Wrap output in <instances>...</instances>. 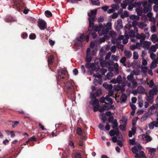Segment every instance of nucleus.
Masks as SVG:
<instances>
[{
  "mask_svg": "<svg viewBox=\"0 0 158 158\" xmlns=\"http://www.w3.org/2000/svg\"><path fill=\"white\" fill-rule=\"evenodd\" d=\"M56 79L57 83L64 88L67 94H71L75 93L73 81L69 80L68 74L67 70L62 69L57 70Z\"/></svg>",
  "mask_w": 158,
  "mask_h": 158,
  "instance_id": "obj_1",
  "label": "nucleus"
},
{
  "mask_svg": "<svg viewBox=\"0 0 158 158\" xmlns=\"http://www.w3.org/2000/svg\"><path fill=\"white\" fill-rule=\"evenodd\" d=\"M97 9H95L93 10H91L90 12H88L87 13L89 17L88 20L90 26H93V22H95L96 20V15L97 14Z\"/></svg>",
  "mask_w": 158,
  "mask_h": 158,
  "instance_id": "obj_2",
  "label": "nucleus"
},
{
  "mask_svg": "<svg viewBox=\"0 0 158 158\" xmlns=\"http://www.w3.org/2000/svg\"><path fill=\"white\" fill-rule=\"evenodd\" d=\"M100 31H98V33L100 35H103L107 34L109 30L111 28V24L110 23H107L106 25L103 27L102 24Z\"/></svg>",
  "mask_w": 158,
  "mask_h": 158,
  "instance_id": "obj_3",
  "label": "nucleus"
},
{
  "mask_svg": "<svg viewBox=\"0 0 158 158\" xmlns=\"http://www.w3.org/2000/svg\"><path fill=\"white\" fill-rule=\"evenodd\" d=\"M13 2V7L19 11L23 9L25 6L22 0H14Z\"/></svg>",
  "mask_w": 158,
  "mask_h": 158,
  "instance_id": "obj_4",
  "label": "nucleus"
},
{
  "mask_svg": "<svg viewBox=\"0 0 158 158\" xmlns=\"http://www.w3.org/2000/svg\"><path fill=\"white\" fill-rule=\"evenodd\" d=\"M143 12L144 14L147 13L148 11L150 12L152 10V6L150 4H148L147 1H144L143 2Z\"/></svg>",
  "mask_w": 158,
  "mask_h": 158,
  "instance_id": "obj_5",
  "label": "nucleus"
},
{
  "mask_svg": "<svg viewBox=\"0 0 158 158\" xmlns=\"http://www.w3.org/2000/svg\"><path fill=\"white\" fill-rule=\"evenodd\" d=\"M101 23L99 25V26H97L94 25V22H93V26H90V23H89L88 31H89V33L90 31H91L92 30H94L96 31H100L101 26Z\"/></svg>",
  "mask_w": 158,
  "mask_h": 158,
  "instance_id": "obj_6",
  "label": "nucleus"
},
{
  "mask_svg": "<svg viewBox=\"0 0 158 158\" xmlns=\"http://www.w3.org/2000/svg\"><path fill=\"white\" fill-rule=\"evenodd\" d=\"M38 26L41 30H44L47 27V24L44 20H40L38 22Z\"/></svg>",
  "mask_w": 158,
  "mask_h": 158,
  "instance_id": "obj_7",
  "label": "nucleus"
},
{
  "mask_svg": "<svg viewBox=\"0 0 158 158\" xmlns=\"http://www.w3.org/2000/svg\"><path fill=\"white\" fill-rule=\"evenodd\" d=\"M127 119H125L124 117H123L122 120H121L123 121V125L121 124L119 126V128L122 131H125L126 130V127L127 125Z\"/></svg>",
  "mask_w": 158,
  "mask_h": 158,
  "instance_id": "obj_8",
  "label": "nucleus"
},
{
  "mask_svg": "<svg viewBox=\"0 0 158 158\" xmlns=\"http://www.w3.org/2000/svg\"><path fill=\"white\" fill-rule=\"evenodd\" d=\"M110 136L112 137L116 135V136H118L120 135V133L118 128H116L115 130H111L109 132Z\"/></svg>",
  "mask_w": 158,
  "mask_h": 158,
  "instance_id": "obj_9",
  "label": "nucleus"
},
{
  "mask_svg": "<svg viewBox=\"0 0 158 158\" xmlns=\"http://www.w3.org/2000/svg\"><path fill=\"white\" fill-rule=\"evenodd\" d=\"M140 42L145 49L147 50L149 49L150 45V42L147 41H143L142 40H140Z\"/></svg>",
  "mask_w": 158,
  "mask_h": 158,
  "instance_id": "obj_10",
  "label": "nucleus"
},
{
  "mask_svg": "<svg viewBox=\"0 0 158 158\" xmlns=\"http://www.w3.org/2000/svg\"><path fill=\"white\" fill-rule=\"evenodd\" d=\"M158 90L156 88H153L150 90L149 92V96L150 97H152L154 95H156L157 94Z\"/></svg>",
  "mask_w": 158,
  "mask_h": 158,
  "instance_id": "obj_11",
  "label": "nucleus"
},
{
  "mask_svg": "<svg viewBox=\"0 0 158 158\" xmlns=\"http://www.w3.org/2000/svg\"><path fill=\"white\" fill-rule=\"evenodd\" d=\"M142 138L144 140L146 141L147 143L150 142L152 140V138L150 136L144 134H143Z\"/></svg>",
  "mask_w": 158,
  "mask_h": 158,
  "instance_id": "obj_12",
  "label": "nucleus"
},
{
  "mask_svg": "<svg viewBox=\"0 0 158 158\" xmlns=\"http://www.w3.org/2000/svg\"><path fill=\"white\" fill-rule=\"evenodd\" d=\"M136 11L137 12L138 15L141 16L143 13L142 7L140 6L137 7L136 9Z\"/></svg>",
  "mask_w": 158,
  "mask_h": 158,
  "instance_id": "obj_13",
  "label": "nucleus"
},
{
  "mask_svg": "<svg viewBox=\"0 0 158 158\" xmlns=\"http://www.w3.org/2000/svg\"><path fill=\"white\" fill-rule=\"evenodd\" d=\"M5 21L6 22H12L16 21L17 20L16 19H13L11 17L8 16L6 17L5 19Z\"/></svg>",
  "mask_w": 158,
  "mask_h": 158,
  "instance_id": "obj_14",
  "label": "nucleus"
},
{
  "mask_svg": "<svg viewBox=\"0 0 158 158\" xmlns=\"http://www.w3.org/2000/svg\"><path fill=\"white\" fill-rule=\"evenodd\" d=\"M137 90L139 94H144L145 91L144 88L142 86L138 87L137 88Z\"/></svg>",
  "mask_w": 158,
  "mask_h": 158,
  "instance_id": "obj_15",
  "label": "nucleus"
},
{
  "mask_svg": "<svg viewBox=\"0 0 158 158\" xmlns=\"http://www.w3.org/2000/svg\"><path fill=\"white\" fill-rule=\"evenodd\" d=\"M127 98V97L126 94L124 93L122 94L120 98L121 100V102H125Z\"/></svg>",
  "mask_w": 158,
  "mask_h": 158,
  "instance_id": "obj_16",
  "label": "nucleus"
},
{
  "mask_svg": "<svg viewBox=\"0 0 158 158\" xmlns=\"http://www.w3.org/2000/svg\"><path fill=\"white\" fill-rule=\"evenodd\" d=\"M54 61V57L52 55H51L48 58V64H52Z\"/></svg>",
  "mask_w": 158,
  "mask_h": 158,
  "instance_id": "obj_17",
  "label": "nucleus"
},
{
  "mask_svg": "<svg viewBox=\"0 0 158 158\" xmlns=\"http://www.w3.org/2000/svg\"><path fill=\"white\" fill-rule=\"evenodd\" d=\"M124 53V55L128 58H130L132 56V53L130 51L125 50Z\"/></svg>",
  "mask_w": 158,
  "mask_h": 158,
  "instance_id": "obj_18",
  "label": "nucleus"
},
{
  "mask_svg": "<svg viewBox=\"0 0 158 158\" xmlns=\"http://www.w3.org/2000/svg\"><path fill=\"white\" fill-rule=\"evenodd\" d=\"M147 24L142 22H140L138 25V27L139 28L142 29H143L145 27H147Z\"/></svg>",
  "mask_w": 158,
  "mask_h": 158,
  "instance_id": "obj_19",
  "label": "nucleus"
},
{
  "mask_svg": "<svg viewBox=\"0 0 158 158\" xmlns=\"http://www.w3.org/2000/svg\"><path fill=\"white\" fill-rule=\"evenodd\" d=\"M158 38V37L156 35L153 34L152 35L151 38V40L153 42L155 43L156 42V41H157Z\"/></svg>",
  "mask_w": 158,
  "mask_h": 158,
  "instance_id": "obj_20",
  "label": "nucleus"
},
{
  "mask_svg": "<svg viewBox=\"0 0 158 158\" xmlns=\"http://www.w3.org/2000/svg\"><path fill=\"white\" fill-rule=\"evenodd\" d=\"M85 36L82 34H81L79 37H78L77 38V40H81L83 41L85 40Z\"/></svg>",
  "mask_w": 158,
  "mask_h": 158,
  "instance_id": "obj_21",
  "label": "nucleus"
},
{
  "mask_svg": "<svg viewBox=\"0 0 158 158\" xmlns=\"http://www.w3.org/2000/svg\"><path fill=\"white\" fill-rule=\"evenodd\" d=\"M37 140L36 138L35 137V136H33L32 137L29 138L28 140L27 141V143H29V144L31 145L30 142L32 141H36Z\"/></svg>",
  "mask_w": 158,
  "mask_h": 158,
  "instance_id": "obj_22",
  "label": "nucleus"
},
{
  "mask_svg": "<svg viewBox=\"0 0 158 158\" xmlns=\"http://www.w3.org/2000/svg\"><path fill=\"white\" fill-rule=\"evenodd\" d=\"M92 4L95 5L99 6L100 5V2L99 0H91Z\"/></svg>",
  "mask_w": 158,
  "mask_h": 158,
  "instance_id": "obj_23",
  "label": "nucleus"
},
{
  "mask_svg": "<svg viewBox=\"0 0 158 158\" xmlns=\"http://www.w3.org/2000/svg\"><path fill=\"white\" fill-rule=\"evenodd\" d=\"M45 14L46 16L48 18L51 17L52 16V13L48 10H47L45 11Z\"/></svg>",
  "mask_w": 158,
  "mask_h": 158,
  "instance_id": "obj_24",
  "label": "nucleus"
},
{
  "mask_svg": "<svg viewBox=\"0 0 158 158\" xmlns=\"http://www.w3.org/2000/svg\"><path fill=\"white\" fill-rule=\"evenodd\" d=\"M127 79L131 82H132L134 81V78L132 74H130L127 77Z\"/></svg>",
  "mask_w": 158,
  "mask_h": 158,
  "instance_id": "obj_25",
  "label": "nucleus"
},
{
  "mask_svg": "<svg viewBox=\"0 0 158 158\" xmlns=\"http://www.w3.org/2000/svg\"><path fill=\"white\" fill-rule=\"evenodd\" d=\"M94 65V63H90L89 62L86 63L85 66L88 69L92 68Z\"/></svg>",
  "mask_w": 158,
  "mask_h": 158,
  "instance_id": "obj_26",
  "label": "nucleus"
},
{
  "mask_svg": "<svg viewBox=\"0 0 158 158\" xmlns=\"http://www.w3.org/2000/svg\"><path fill=\"white\" fill-rule=\"evenodd\" d=\"M92 58L91 56L87 54V55L86 57V61L87 62H89L92 60Z\"/></svg>",
  "mask_w": 158,
  "mask_h": 158,
  "instance_id": "obj_27",
  "label": "nucleus"
},
{
  "mask_svg": "<svg viewBox=\"0 0 158 158\" xmlns=\"http://www.w3.org/2000/svg\"><path fill=\"white\" fill-rule=\"evenodd\" d=\"M105 99L107 101L109 102L111 104H112L113 103V102L112 98H110L108 95H107L105 97Z\"/></svg>",
  "mask_w": 158,
  "mask_h": 158,
  "instance_id": "obj_28",
  "label": "nucleus"
},
{
  "mask_svg": "<svg viewBox=\"0 0 158 158\" xmlns=\"http://www.w3.org/2000/svg\"><path fill=\"white\" fill-rule=\"evenodd\" d=\"M156 64H158V57H157L156 58L155 60L153 61L152 62V63H151V65H152L153 64H155V65L154 68H156L157 66Z\"/></svg>",
  "mask_w": 158,
  "mask_h": 158,
  "instance_id": "obj_29",
  "label": "nucleus"
},
{
  "mask_svg": "<svg viewBox=\"0 0 158 158\" xmlns=\"http://www.w3.org/2000/svg\"><path fill=\"white\" fill-rule=\"evenodd\" d=\"M116 80L118 84L120 83L122 81V78L121 75H118L116 78Z\"/></svg>",
  "mask_w": 158,
  "mask_h": 158,
  "instance_id": "obj_30",
  "label": "nucleus"
},
{
  "mask_svg": "<svg viewBox=\"0 0 158 158\" xmlns=\"http://www.w3.org/2000/svg\"><path fill=\"white\" fill-rule=\"evenodd\" d=\"M132 151L133 153L135 155L138 154V150L137 149V147H134L132 148Z\"/></svg>",
  "mask_w": 158,
  "mask_h": 158,
  "instance_id": "obj_31",
  "label": "nucleus"
},
{
  "mask_svg": "<svg viewBox=\"0 0 158 158\" xmlns=\"http://www.w3.org/2000/svg\"><path fill=\"white\" fill-rule=\"evenodd\" d=\"M102 94V90L101 89H98L95 92L96 96H98Z\"/></svg>",
  "mask_w": 158,
  "mask_h": 158,
  "instance_id": "obj_32",
  "label": "nucleus"
},
{
  "mask_svg": "<svg viewBox=\"0 0 158 158\" xmlns=\"http://www.w3.org/2000/svg\"><path fill=\"white\" fill-rule=\"evenodd\" d=\"M111 7L114 10H117L119 9V6L118 4H113L111 5Z\"/></svg>",
  "mask_w": 158,
  "mask_h": 158,
  "instance_id": "obj_33",
  "label": "nucleus"
},
{
  "mask_svg": "<svg viewBox=\"0 0 158 158\" xmlns=\"http://www.w3.org/2000/svg\"><path fill=\"white\" fill-rule=\"evenodd\" d=\"M36 35L34 33H31L29 36V38L31 40H34L36 38Z\"/></svg>",
  "mask_w": 158,
  "mask_h": 158,
  "instance_id": "obj_34",
  "label": "nucleus"
},
{
  "mask_svg": "<svg viewBox=\"0 0 158 158\" xmlns=\"http://www.w3.org/2000/svg\"><path fill=\"white\" fill-rule=\"evenodd\" d=\"M99 101L98 99H94V101L92 103V105H99Z\"/></svg>",
  "mask_w": 158,
  "mask_h": 158,
  "instance_id": "obj_35",
  "label": "nucleus"
},
{
  "mask_svg": "<svg viewBox=\"0 0 158 158\" xmlns=\"http://www.w3.org/2000/svg\"><path fill=\"white\" fill-rule=\"evenodd\" d=\"M105 104H104L103 106L104 108H105L106 110H108L110 109V106L108 103L105 102Z\"/></svg>",
  "mask_w": 158,
  "mask_h": 158,
  "instance_id": "obj_36",
  "label": "nucleus"
},
{
  "mask_svg": "<svg viewBox=\"0 0 158 158\" xmlns=\"http://www.w3.org/2000/svg\"><path fill=\"white\" fill-rule=\"evenodd\" d=\"M156 48L155 46H154V45H153L150 48V49H149V51H152V52H156Z\"/></svg>",
  "mask_w": 158,
  "mask_h": 158,
  "instance_id": "obj_37",
  "label": "nucleus"
},
{
  "mask_svg": "<svg viewBox=\"0 0 158 158\" xmlns=\"http://www.w3.org/2000/svg\"><path fill=\"white\" fill-rule=\"evenodd\" d=\"M155 122L153 121L152 122L150 123L149 124V127L150 129H153L154 128V127L155 126L154 123H155Z\"/></svg>",
  "mask_w": 158,
  "mask_h": 158,
  "instance_id": "obj_38",
  "label": "nucleus"
},
{
  "mask_svg": "<svg viewBox=\"0 0 158 158\" xmlns=\"http://www.w3.org/2000/svg\"><path fill=\"white\" fill-rule=\"evenodd\" d=\"M135 139L133 138L132 139H130L129 140V143L130 145H134L135 144Z\"/></svg>",
  "mask_w": 158,
  "mask_h": 158,
  "instance_id": "obj_39",
  "label": "nucleus"
},
{
  "mask_svg": "<svg viewBox=\"0 0 158 158\" xmlns=\"http://www.w3.org/2000/svg\"><path fill=\"white\" fill-rule=\"evenodd\" d=\"M77 133L79 135H82V131L81 129L79 127H77Z\"/></svg>",
  "mask_w": 158,
  "mask_h": 158,
  "instance_id": "obj_40",
  "label": "nucleus"
},
{
  "mask_svg": "<svg viewBox=\"0 0 158 158\" xmlns=\"http://www.w3.org/2000/svg\"><path fill=\"white\" fill-rule=\"evenodd\" d=\"M139 57L138 54L137 52H134L133 53V58L135 60L137 59Z\"/></svg>",
  "mask_w": 158,
  "mask_h": 158,
  "instance_id": "obj_41",
  "label": "nucleus"
},
{
  "mask_svg": "<svg viewBox=\"0 0 158 158\" xmlns=\"http://www.w3.org/2000/svg\"><path fill=\"white\" fill-rule=\"evenodd\" d=\"M12 122L13 123V124L12 125V127L13 128L16 127L19 123V122L18 121H14Z\"/></svg>",
  "mask_w": 158,
  "mask_h": 158,
  "instance_id": "obj_42",
  "label": "nucleus"
},
{
  "mask_svg": "<svg viewBox=\"0 0 158 158\" xmlns=\"http://www.w3.org/2000/svg\"><path fill=\"white\" fill-rule=\"evenodd\" d=\"M152 97H150V96H148L147 100L150 103L152 104L153 102V100L152 98H151Z\"/></svg>",
  "mask_w": 158,
  "mask_h": 158,
  "instance_id": "obj_43",
  "label": "nucleus"
},
{
  "mask_svg": "<svg viewBox=\"0 0 158 158\" xmlns=\"http://www.w3.org/2000/svg\"><path fill=\"white\" fill-rule=\"evenodd\" d=\"M111 53L110 52H108L105 57V60H109L111 56Z\"/></svg>",
  "mask_w": 158,
  "mask_h": 158,
  "instance_id": "obj_44",
  "label": "nucleus"
},
{
  "mask_svg": "<svg viewBox=\"0 0 158 158\" xmlns=\"http://www.w3.org/2000/svg\"><path fill=\"white\" fill-rule=\"evenodd\" d=\"M113 73H108L106 74V77L108 79H111Z\"/></svg>",
  "mask_w": 158,
  "mask_h": 158,
  "instance_id": "obj_45",
  "label": "nucleus"
},
{
  "mask_svg": "<svg viewBox=\"0 0 158 158\" xmlns=\"http://www.w3.org/2000/svg\"><path fill=\"white\" fill-rule=\"evenodd\" d=\"M140 22H137L136 20H134L132 22V25L133 27H135L137 25L138 26Z\"/></svg>",
  "mask_w": 158,
  "mask_h": 158,
  "instance_id": "obj_46",
  "label": "nucleus"
},
{
  "mask_svg": "<svg viewBox=\"0 0 158 158\" xmlns=\"http://www.w3.org/2000/svg\"><path fill=\"white\" fill-rule=\"evenodd\" d=\"M118 16V14L117 13H114L111 16V18L115 19Z\"/></svg>",
  "mask_w": 158,
  "mask_h": 158,
  "instance_id": "obj_47",
  "label": "nucleus"
},
{
  "mask_svg": "<svg viewBox=\"0 0 158 158\" xmlns=\"http://www.w3.org/2000/svg\"><path fill=\"white\" fill-rule=\"evenodd\" d=\"M147 67H143L141 68L142 72L144 73H147Z\"/></svg>",
  "mask_w": 158,
  "mask_h": 158,
  "instance_id": "obj_48",
  "label": "nucleus"
},
{
  "mask_svg": "<svg viewBox=\"0 0 158 158\" xmlns=\"http://www.w3.org/2000/svg\"><path fill=\"white\" fill-rule=\"evenodd\" d=\"M134 7H136L138 6H139L141 5V3L140 2H135L133 3Z\"/></svg>",
  "mask_w": 158,
  "mask_h": 158,
  "instance_id": "obj_49",
  "label": "nucleus"
},
{
  "mask_svg": "<svg viewBox=\"0 0 158 158\" xmlns=\"http://www.w3.org/2000/svg\"><path fill=\"white\" fill-rule=\"evenodd\" d=\"M81 72L83 73L84 74L86 72L85 67L84 65H81Z\"/></svg>",
  "mask_w": 158,
  "mask_h": 158,
  "instance_id": "obj_50",
  "label": "nucleus"
},
{
  "mask_svg": "<svg viewBox=\"0 0 158 158\" xmlns=\"http://www.w3.org/2000/svg\"><path fill=\"white\" fill-rule=\"evenodd\" d=\"M96 96L95 95V94L93 93H91L90 94V97L91 99H96Z\"/></svg>",
  "mask_w": 158,
  "mask_h": 158,
  "instance_id": "obj_51",
  "label": "nucleus"
},
{
  "mask_svg": "<svg viewBox=\"0 0 158 158\" xmlns=\"http://www.w3.org/2000/svg\"><path fill=\"white\" fill-rule=\"evenodd\" d=\"M153 9L154 11L156 12L158 11V4L154 6Z\"/></svg>",
  "mask_w": 158,
  "mask_h": 158,
  "instance_id": "obj_52",
  "label": "nucleus"
},
{
  "mask_svg": "<svg viewBox=\"0 0 158 158\" xmlns=\"http://www.w3.org/2000/svg\"><path fill=\"white\" fill-rule=\"evenodd\" d=\"M129 35L131 38H133L135 36V33L133 31L129 33Z\"/></svg>",
  "mask_w": 158,
  "mask_h": 158,
  "instance_id": "obj_53",
  "label": "nucleus"
},
{
  "mask_svg": "<svg viewBox=\"0 0 158 158\" xmlns=\"http://www.w3.org/2000/svg\"><path fill=\"white\" fill-rule=\"evenodd\" d=\"M122 20L121 19H119L117 20V23L118 25H119V26L121 27V28H122L123 27V26H122Z\"/></svg>",
  "mask_w": 158,
  "mask_h": 158,
  "instance_id": "obj_54",
  "label": "nucleus"
},
{
  "mask_svg": "<svg viewBox=\"0 0 158 158\" xmlns=\"http://www.w3.org/2000/svg\"><path fill=\"white\" fill-rule=\"evenodd\" d=\"M156 27L155 25L152 26L151 27V31L152 32L154 33L156 31Z\"/></svg>",
  "mask_w": 158,
  "mask_h": 158,
  "instance_id": "obj_55",
  "label": "nucleus"
},
{
  "mask_svg": "<svg viewBox=\"0 0 158 158\" xmlns=\"http://www.w3.org/2000/svg\"><path fill=\"white\" fill-rule=\"evenodd\" d=\"M102 117V119L103 120V123H105L106 120V116L102 114L101 115Z\"/></svg>",
  "mask_w": 158,
  "mask_h": 158,
  "instance_id": "obj_56",
  "label": "nucleus"
},
{
  "mask_svg": "<svg viewBox=\"0 0 158 158\" xmlns=\"http://www.w3.org/2000/svg\"><path fill=\"white\" fill-rule=\"evenodd\" d=\"M138 118V117L136 118H133L132 122V124L133 125H135V123L137 120Z\"/></svg>",
  "mask_w": 158,
  "mask_h": 158,
  "instance_id": "obj_57",
  "label": "nucleus"
},
{
  "mask_svg": "<svg viewBox=\"0 0 158 158\" xmlns=\"http://www.w3.org/2000/svg\"><path fill=\"white\" fill-rule=\"evenodd\" d=\"M114 117L113 116H111L110 117H109L108 118V120L109 123H112V122H113V121L114 120Z\"/></svg>",
  "mask_w": 158,
  "mask_h": 158,
  "instance_id": "obj_58",
  "label": "nucleus"
},
{
  "mask_svg": "<svg viewBox=\"0 0 158 158\" xmlns=\"http://www.w3.org/2000/svg\"><path fill=\"white\" fill-rule=\"evenodd\" d=\"M99 128L102 130H104V125L102 123H100L98 126Z\"/></svg>",
  "mask_w": 158,
  "mask_h": 158,
  "instance_id": "obj_59",
  "label": "nucleus"
},
{
  "mask_svg": "<svg viewBox=\"0 0 158 158\" xmlns=\"http://www.w3.org/2000/svg\"><path fill=\"white\" fill-rule=\"evenodd\" d=\"M75 158H81V155L79 153H76L75 154Z\"/></svg>",
  "mask_w": 158,
  "mask_h": 158,
  "instance_id": "obj_60",
  "label": "nucleus"
},
{
  "mask_svg": "<svg viewBox=\"0 0 158 158\" xmlns=\"http://www.w3.org/2000/svg\"><path fill=\"white\" fill-rule=\"evenodd\" d=\"M156 57V55L154 53H152L150 54V57L152 60H154Z\"/></svg>",
  "mask_w": 158,
  "mask_h": 158,
  "instance_id": "obj_61",
  "label": "nucleus"
},
{
  "mask_svg": "<svg viewBox=\"0 0 158 158\" xmlns=\"http://www.w3.org/2000/svg\"><path fill=\"white\" fill-rule=\"evenodd\" d=\"M109 7L108 6H102L101 8V9L103 10L104 11L106 12L107 11Z\"/></svg>",
  "mask_w": 158,
  "mask_h": 158,
  "instance_id": "obj_62",
  "label": "nucleus"
},
{
  "mask_svg": "<svg viewBox=\"0 0 158 158\" xmlns=\"http://www.w3.org/2000/svg\"><path fill=\"white\" fill-rule=\"evenodd\" d=\"M134 7L133 5V3H131L128 6V9L129 10H131Z\"/></svg>",
  "mask_w": 158,
  "mask_h": 158,
  "instance_id": "obj_63",
  "label": "nucleus"
},
{
  "mask_svg": "<svg viewBox=\"0 0 158 158\" xmlns=\"http://www.w3.org/2000/svg\"><path fill=\"white\" fill-rule=\"evenodd\" d=\"M126 60V58L125 57H123L120 60V62L122 63H125Z\"/></svg>",
  "mask_w": 158,
  "mask_h": 158,
  "instance_id": "obj_64",
  "label": "nucleus"
}]
</instances>
